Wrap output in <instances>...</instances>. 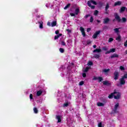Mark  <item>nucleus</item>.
Instances as JSON below:
<instances>
[{"mask_svg":"<svg viewBox=\"0 0 127 127\" xmlns=\"http://www.w3.org/2000/svg\"><path fill=\"white\" fill-rule=\"evenodd\" d=\"M113 97H114V99H116V100L121 99V93L115 91L108 96L109 99H112Z\"/></svg>","mask_w":127,"mask_h":127,"instance_id":"obj_1","label":"nucleus"},{"mask_svg":"<svg viewBox=\"0 0 127 127\" xmlns=\"http://www.w3.org/2000/svg\"><path fill=\"white\" fill-rule=\"evenodd\" d=\"M127 79V72L120 79V82L121 85H125L126 84V81Z\"/></svg>","mask_w":127,"mask_h":127,"instance_id":"obj_2","label":"nucleus"},{"mask_svg":"<svg viewBox=\"0 0 127 127\" xmlns=\"http://www.w3.org/2000/svg\"><path fill=\"white\" fill-rule=\"evenodd\" d=\"M87 4L89 7H91V8L94 9V8H95L94 5H97V2H96L95 0H91L90 1H88L87 2ZM92 4H94V5H92Z\"/></svg>","mask_w":127,"mask_h":127,"instance_id":"obj_3","label":"nucleus"},{"mask_svg":"<svg viewBox=\"0 0 127 127\" xmlns=\"http://www.w3.org/2000/svg\"><path fill=\"white\" fill-rule=\"evenodd\" d=\"M114 80H118L119 77H120V72L115 71L114 73Z\"/></svg>","mask_w":127,"mask_h":127,"instance_id":"obj_4","label":"nucleus"},{"mask_svg":"<svg viewBox=\"0 0 127 127\" xmlns=\"http://www.w3.org/2000/svg\"><path fill=\"white\" fill-rule=\"evenodd\" d=\"M101 33V31H97L92 36V38L95 39L98 37V35Z\"/></svg>","mask_w":127,"mask_h":127,"instance_id":"obj_5","label":"nucleus"},{"mask_svg":"<svg viewBox=\"0 0 127 127\" xmlns=\"http://www.w3.org/2000/svg\"><path fill=\"white\" fill-rule=\"evenodd\" d=\"M80 30L83 37H85L86 36V34L85 33V29H84V28H83L82 27H80Z\"/></svg>","mask_w":127,"mask_h":127,"instance_id":"obj_6","label":"nucleus"},{"mask_svg":"<svg viewBox=\"0 0 127 127\" xmlns=\"http://www.w3.org/2000/svg\"><path fill=\"white\" fill-rule=\"evenodd\" d=\"M115 17L116 19L118 20V21H121V18H120V16H119V15H118V13H115L114 14Z\"/></svg>","mask_w":127,"mask_h":127,"instance_id":"obj_7","label":"nucleus"},{"mask_svg":"<svg viewBox=\"0 0 127 127\" xmlns=\"http://www.w3.org/2000/svg\"><path fill=\"white\" fill-rule=\"evenodd\" d=\"M102 72L103 73L105 74V75H107V74H108V73H109V72H110V69H103L102 70Z\"/></svg>","mask_w":127,"mask_h":127,"instance_id":"obj_8","label":"nucleus"},{"mask_svg":"<svg viewBox=\"0 0 127 127\" xmlns=\"http://www.w3.org/2000/svg\"><path fill=\"white\" fill-rule=\"evenodd\" d=\"M56 119L57 120H58V123H61L62 117H61V116H57Z\"/></svg>","mask_w":127,"mask_h":127,"instance_id":"obj_9","label":"nucleus"},{"mask_svg":"<svg viewBox=\"0 0 127 127\" xmlns=\"http://www.w3.org/2000/svg\"><path fill=\"white\" fill-rule=\"evenodd\" d=\"M119 103H117L116 104H115L114 106V111L115 112H116V111L118 110L119 108Z\"/></svg>","mask_w":127,"mask_h":127,"instance_id":"obj_10","label":"nucleus"},{"mask_svg":"<svg viewBox=\"0 0 127 127\" xmlns=\"http://www.w3.org/2000/svg\"><path fill=\"white\" fill-rule=\"evenodd\" d=\"M97 106H98V107H104L105 104L103 103L98 102L97 103Z\"/></svg>","mask_w":127,"mask_h":127,"instance_id":"obj_11","label":"nucleus"},{"mask_svg":"<svg viewBox=\"0 0 127 127\" xmlns=\"http://www.w3.org/2000/svg\"><path fill=\"white\" fill-rule=\"evenodd\" d=\"M93 52H97V53H100V52H102V50H101V49H96L93 51Z\"/></svg>","mask_w":127,"mask_h":127,"instance_id":"obj_12","label":"nucleus"},{"mask_svg":"<svg viewBox=\"0 0 127 127\" xmlns=\"http://www.w3.org/2000/svg\"><path fill=\"white\" fill-rule=\"evenodd\" d=\"M122 4V2L121 1H118L115 3L114 5L115 6L117 5H121Z\"/></svg>","mask_w":127,"mask_h":127,"instance_id":"obj_13","label":"nucleus"},{"mask_svg":"<svg viewBox=\"0 0 127 127\" xmlns=\"http://www.w3.org/2000/svg\"><path fill=\"white\" fill-rule=\"evenodd\" d=\"M119 57V55L117 54H114L111 56V58H118Z\"/></svg>","mask_w":127,"mask_h":127,"instance_id":"obj_14","label":"nucleus"},{"mask_svg":"<svg viewBox=\"0 0 127 127\" xmlns=\"http://www.w3.org/2000/svg\"><path fill=\"white\" fill-rule=\"evenodd\" d=\"M56 24H57L56 21H53L51 23L52 27H53V26H56Z\"/></svg>","mask_w":127,"mask_h":127,"instance_id":"obj_15","label":"nucleus"},{"mask_svg":"<svg viewBox=\"0 0 127 127\" xmlns=\"http://www.w3.org/2000/svg\"><path fill=\"white\" fill-rule=\"evenodd\" d=\"M61 36H62V34H59V35L55 36V40H56L57 39H58L59 37Z\"/></svg>","mask_w":127,"mask_h":127,"instance_id":"obj_16","label":"nucleus"},{"mask_svg":"<svg viewBox=\"0 0 127 127\" xmlns=\"http://www.w3.org/2000/svg\"><path fill=\"white\" fill-rule=\"evenodd\" d=\"M42 94V90H39L37 92V96L38 97Z\"/></svg>","mask_w":127,"mask_h":127,"instance_id":"obj_17","label":"nucleus"},{"mask_svg":"<svg viewBox=\"0 0 127 127\" xmlns=\"http://www.w3.org/2000/svg\"><path fill=\"white\" fill-rule=\"evenodd\" d=\"M109 21H110V19L108 18H106L104 19V23H108Z\"/></svg>","mask_w":127,"mask_h":127,"instance_id":"obj_18","label":"nucleus"},{"mask_svg":"<svg viewBox=\"0 0 127 127\" xmlns=\"http://www.w3.org/2000/svg\"><path fill=\"white\" fill-rule=\"evenodd\" d=\"M40 28H43V22L41 21L39 22Z\"/></svg>","mask_w":127,"mask_h":127,"instance_id":"obj_19","label":"nucleus"},{"mask_svg":"<svg viewBox=\"0 0 127 127\" xmlns=\"http://www.w3.org/2000/svg\"><path fill=\"white\" fill-rule=\"evenodd\" d=\"M69 104H70V102H66L64 103V104L63 105V107L64 108H66V107H67V106H69Z\"/></svg>","mask_w":127,"mask_h":127,"instance_id":"obj_20","label":"nucleus"},{"mask_svg":"<svg viewBox=\"0 0 127 127\" xmlns=\"http://www.w3.org/2000/svg\"><path fill=\"white\" fill-rule=\"evenodd\" d=\"M89 69H90V67H86V68L83 69V72H88V71L89 70Z\"/></svg>","mask_w":127,"mask_h":127,"instance_id":"obj_21","label":"nucleus"},{"mask_svg":"<svg viewBox=\"0 0 127 127\" xmlns=\"http://www.w3.org/2000/svg\"><path fill=\"white\" fill-rule=\"evenodd\" d=\"M109 81H107V80H105L104 81H103V84L104 85H109Z\"/></svg>","mask_w":127,"mask_h":127,"instance_id":"obj_22","label":"nucleus"},{"mask_svg":"<svg viewBox=\"0 0 127 127\" xmlns=\"http://www.w3.org/2000/svg\"><path fill=\"white\" fill-rule=\"evenodd\" d=\"M126 10V7H122L120 10V12H123V11H125Z\"/></svg>","mask_w":127,"mask_h":127,"instance_id":"obj_23","label":"nucleus"},{"mask_svg":"<svg viewBox=\"0 0 127 127\" xmlns=\"http://www.w3.org/2000/svg\"><path fill=\"white\" fill-rule=\"evenodd\" d=\"M79 11H80V10L79 9V8H76L75 9V14H76V15L78 14L79 13Z\"/></svg>","mask_w":127,"mask_h":127,"instance_id":"obj_24","label":"nucleus"},{"mask_svg":"<svg viewBox=\"0 0 127 127\" xmlns=\"http://www.w3.org/2000/svg\"><path fill=\"white\" fill-rule=\"evenodd\" d=\"M94 58H96V59H98L99 58H100V55H98V54H95L94 56Z\"/></svg>","mask_w":127,"mask_h":127,"instance_id":"obj_25","label":"nucleus"},{"mask_svg":"<svg viewBox=\"0 0 127 127\" xmlns=\"http://www.w3.org/2000/svg\"><path fill=\"white\" fill-rule=\"evenodd\" d=\"M70 4L68 3L64 7V9H67V8H68V7H70Z\"/></svg>","mask_w":127,"mask_h":127,"instance_id":"obj_26","label":"nucleus"},{"mask_svg":"<svg viewBox=\"0 0 127 127\" xmlns=\"http://www.w3.org/2000/svg\"><path fill=\"white\" fill-rule=\"evenodd\" d=\"M66 31L67 32V34H68V35H70V34L71 33V32H72V30L69 29H66Z\"/></svg>","mask_w":127,"mask_h":127,"instance_id":"obj_27","label":"nucleus"},{"mask_svg":"<svg viewBox=\"0 0 127 127\" xmlns=\"http://www.w3.org/2000/svg\"><path fill=\"white\" fill-rule=\"evenodd\" d=\"M87 65L88 66H92V65H93V62H92L91 61L88 62L87 63Z\"/></svg>","mask_w":127,"mask_h":127,"instance_id":"obj_28","label":"nucleus"},{"mask_svg":"<svg viewBox=\"0 0 127 127\" xmlns=\"http://www.w3.org/2000/svg\"><path fill=\"white\" fill-rule=\"evenodd\" d=\"M33 110H34L35 114H37V113H38V110H37V108H34Z\"/></svg>","mask_w":127,"mask_h":127,"instance_id":"obj_29","label":"nucleus"},{"mask_svg":"<svg viewBox=\"0 0 127 127\" xmlns=\"http://www.w3.org/2000/svg\"><path fill=\"white\" fill-rule=\"evenodd\" d=\"M110 51V53H113V52H115L116 51V49H111Z\"/></svg>","mask_w":127,"mask_h":127,"instance_id":"obj_30","label":"nucleus"},{"mask_svg":"<svg viewBox=\"0 0 127 127\" xmlns=\"http://www.w3.org/2000/svg\"><path fill=\"white\" fill-rule=\"evenodd\" d=\"M120 69L121 70V71H125V67L123 66H120Z\"/></svg>","mask_w":127,"mask_h":127,"instance_id":"obj_31","label":"nucleus"},{"mask_svg":"<svg viewBox=\"0 0 127 127\" xmlns=\"http://www.w3.org/2000/svg\"><path fill=\"white\" fill-rule=\"evenodd\" d=\"M109 7H110V6L109 5V4L107 3V4H106V7H105V10H106V11H107L108 9V8H109Z\"/></svg>","mask_w":127,"mask_h":127,"instance_id":"obj_32","label":"nucleus"},{"mask_svg":"<svg viewBox=\"0 0 127 127\" xmlns=\"http://www.w3.org/2000/svg\"><path fill=\"white\" fill-rule=\"evenodd\" d=\"M59 51H60V52L61 53H64V49H63V48H60Z\"/></svg>","mask_w":127,"mask_h":127,"instance_id":"obj_33","label":"nucleus"},{"mask_svg":"<svg viewBox=\"0 0 127 127\" xmlns=\"http://www.w3.org/2000/svg\"><path fill=\"white\" fill-rule=\"evenodd\" d=\"M98 80L99 82H102V81H103V77H98Z\"/></svg>","mask_w":127,"mask_h":127,"instance_id":"obj_34","label":"nucleus"},{"mask_svg":"<svg viewBox=\"0 0 127 127\" xmlns=\"http://www.w3.org/2000/svg\"><path fill=\"white\" fill-rule=\"evenodd\" d=\"M116 40H118V41H121V36L119 35L116 38Z\"/></svg>","mask_w":127,"mask_h":127,"instance_id":"obj_35","label":"nucleus"},{"mask_svg":"<svg viewBox=\"0 0 127 127\" xmlns=\"http://www.w3.org/2000/svg\"><path fill=\"white\" fill-rule=\"evenodd\" d=\"M99 77H97V76H94L93 77V80H94V81H96V80H98Z\"/></svg>","mask_w":127,"mask_h":127,"instance_id":"obj_36","label":"nucleus"},{"mask_svg":"<svg viewBox=\"0 0 127 127\" xmlns=\"http://www.w3.org/2000/svg\"><path fill=\"white\" fill-rule=\"evenodd\" d=\"M103 50H104V51H107V50H108V48L107 47H104L102 48Z\"/></svg>","mask_w":127,"mask_h":127,"instance_id":"obj_37","label":"nucleus"},{"mask_svg":"<svg viewBox=\"0 0 127 127\" xmlns=\"http://www.w3.org/2000/svg\"><path fill=\"white\" fill-rule=\"evenodd\" d=\"M98 13H99V11H98V10H95L94 12V15H97V14H98Z\"/></svg>","mask_w":127,"mask_h":127,"instance_id":"obj_38","label":"nucleus"},{"mask_svg":"<svg viewBox=\"0 0 127 127\" xmlns=\"http://www.w3.org/2000/svg\"><path fill=\"white\" fill-rule=\"evenodd\" d=\"M79 86H82V85H84V81H80L79 83Z\"/></svg>","mask_w":127,"mask_h":127,"instance_id":"obj_39","label":"nucleus"},{"mask_svg":"<svg viewBox=\"0 0 127 127\" xmlns=\"http://www.w3.org/2000/svg\"><path fill=\"white\" fill-rule=\"evenodd\" d=\"M98 127H104V126H103V125L102 124V123H99L98 124Z\"/></svg>","mask_w":127,"mask_h":127,"instance_id":"obj_40","label":"nucleus"},{"mask_svg":"<svg viewBox=\"0 0 127 127\" xmlns=\"http://www.w3.org/2000/svg\"><path fill=\"white\" fill-rule=\"evenodd\" d=\"M114 40V39H113V38H110L109 39V42H112V41H113Z\"/></svg>","mask_w":127,"mask_h":127,"instance_id":"obj_41","label":"nucleus"},{"mask_svg":"<svg viewBox=\"0 0 127 127\" xmlns=\"http://www.w3.org/2000/svg\"><path fill=\"white\" fill-rule=\"evenodd\" d=\"M122 20H123V22H126V21H127V18L124 17L122 18Z\"/></svg>","mask_w":127,"mask_h":127,"instance_id":"obj_42","label":"nucleus"},{"mask_svg":"<svg viewBox=\"0 0 127 127\" xmlns=\"http://www.w3.org/2000/svg\"><path fill=\"white\" fill-rule=\"evenodd\" d=\"M82 76H83V77L84 78H85V77L87 76V74H86V73L83 72V73H82Z\"/></svg>","mask_w":127,"mask_h":127,"instance_id":"obj_43","label":"nucleus"},{"mask_svg":"<svg viewBox=\"0 0 127 127\" xmlns=\"http://www.w3.org/2000/svg\"><path fill=\"white\" fill-rule=\"evenodd\" d=\"M114 31H115V32H116V33L119 32V28H115L114 29Z\"/></svg>","mask_w":127,"mask_h":127,"instance_id":"obj_44","label":"nucleus"},{"mask_svg":"<svg viewBox=\"0 0 127 127\" xmlns=\"http://www.w3.org/2000/svg\"><path fill=\"white\" fill-rule=\"evenodd\" d=\"M30 99L31 100H32V99H33V96L32 95V94H31L30 95Z\"/></svg>","mask_w":127,"mask_h":127,"instance_id":"obj_45","label":"nucleus"},{"mask_svg":"<svg viewBox=\"0 0 127 127\" xmlns=\"http://www.w3.org/2000/svg\"><path fill=\"white\" fill-rule=\"evenodd\" d=\"M94 20V19L93 18V17H91L90 22H93V21Z\"/></svg>","mask_w":127,"mask_h":127,"instance_id":"obj_46","label":"nucleus"},{"mask_svg":"<svg viewBox=\"0 0 127 127\" xmlns=\"http://www.w3.org/2000/svg\"><path fill=\"white\" fill-rule=\"evenodd\" d=\"M62 45L65 46V45H66V44H65V42H64V41H62Z\"/></svg>","mask_w":127,"mask_h":127,"instance_id":"obj_47","label":"nucleus"},{"mask_svg":"<svg viewBox=\"0 0 127 127\" xmlns=\"http://www.w3.org/2000/svg\"><path fill=\"white\" fill-rule=\"evenodd\" d=\"M91 42L90 40L87 41V44H91Z\"/></svg>","mask_w":127,"mask_h":127,"instance_id":"obj_48","label":"nucleus"},{"mask_svg":"<svg viewBox=\"0 0 127 127\" xmlns=\"http://www.w3.org/2000/svg\"><path fill=\"white\" fill-rule=\"evenodd\" d=\"M124 46H125V47H127V40L126 42L124 43Z\"/></svg>","mask_w":127,"mask_h":127,"instance_id":"obj_49","label":"nucleus"},{"mask_svg":"<svg viewBox=\"0 0 127 127\" xmlns=\"http://www.w3.org/2000/svg\"><path fill=\"white\" fill-rule=\"evenodd\" d=\"M47 25H48V26H51V24H50V22H47Z\"/></svg>","mask_w":127,"mask_h":127,"instance_id":"obj_50","label":"nucleus"},{"mask_svg":"<svg viewBox=\"0 0 127 127\" xmlns=\"http://www.w3.org/2000/svg\"><path fill=\"white\" fill-rule=\"evenodd\" d=\"M70 15H71V16H75V14L73 13H71Z\"/></svg>","mask_w":127,"mask_h":127,"instance_id":"obj_51","label":"nucleus"},{"mask_svg":"<svg viewBox=\"0 0 127 127\" xmlns=\"http://www.w3.org/2000/svg\"><path fill=\"white\" fill-rule=\"evenodd\" d=\"M87 32H89V31H91V28H87Z\"/></svg>","mask_w":127,"mask_h":127,"instance_id":"obj_52","label":"nucleus"},{"mask_svg":"<svg viewBox=\"0 0 127 127\" xmlns=\"http://www.w3.org/2000/svg\"><path fill=\"white\" fill-rule=\"evenodd\" d=\"M110 53H111V52L109 51H107L105 53V54H110Z\"/></svg>","mask_w":127,"mask_h":127,"instance_id":"obj_53","label":"nucleus"},{"mask_svg":"<svg viewBox=\"0 0 127 127\" xmlns=\"http://www.w3.org/2000/svg\"><path fill=\"white\" fill-rule=\"evenodd\" d=\"M55 33H56V34H58L59 33V30L56 31Z\"/></svg>","mask_w":127,"mask_h":127,"instance_id":"obj_54","label":"nucleus"},{"mask_svg":"<svg viewBox=\"0 0 127 127\" xmlns=\"http://www.w3.org/2000/svg\"><path fill=\"white\" fill-rule=\"evenodd\" d=\"M96 47H97V46H96V45H94L93 46V48H96Z\"/></svg>","mask_w":127,"mask_h":127,"instance_id":"obj_55","label":"nucleus"},{"mask_svg":"<svg viewBox=\"0 0 127 127\" xmlns=\"http://www.w3.org/2000/svg\"><path fill=\"white\" fill-rule=\"evenodd\" d=\"M97 22H98V23H100V20H97Z\"/></svg>","mask_w":127,"mask_h":127,"instance_id":"obj_56","label":"nucleus"},{"mask_svg":"<svg viewBox=\"0 0 127 127\" xmlns=\"http://www.w3.org/2000/svg\"><path fill=\"white\" fill-rule=\"evenodd\" d=\"M35 10H36V12H37V11H38V9H36Z\"/></svg>","mask_w":127,"mask_h":127,"instance_id":"obj_57","label":"nucleus"},{"mask_svg":"<svg viewBox=\"0 0 127 127\" xmlns=\"http://www.w3.org/2000/svg\"><path fill=\"white\" fill-rule=\"evenodd\" d=\"M46 6L47 7H48V4H47L46 5Z\"/></svg>","mask_w":127,"mask_h":127,"instance_id":"obj_58","label":"nucleus"},{"mask_svg":"<svg viewBox=\"0 0 127 127\" xmlns=\"http://www.w3.org/2000/svg\"><path fill=\"white\" fill-rule=\"evenodd\" d=\"M125 53L127 54V51H126Z\"/></svg>","mask_w":127,"mask_h":127,"instance_id":"obj_59","label":"nucleus"},{"mask_svg":"<svg viewBox=\"0 0 127 127\" xmlns=\"http://www.w3.org/2000/svg\"><path fill=\"white\" fill-rule=\"evenodd\" d=\"M88 16H89V15H86V17H88Z\"/></svg>","mask_w":127,"mask_h":127,"instance_id":"obj_60","label":"nucleus"},{"mask_svg":"<svg viewBox=\"0 0 127 127\" xmlns=\"http://www.w3.org/2000/svg\"><path fill=\"white\" fill-rule=\"evenodd\" d=\"M37 103H39V101H37Z\"/></svg>","mask_w":127,"mask_h":127,"instance_id":"obj_61","label":"nucleus"}]
</instances>
